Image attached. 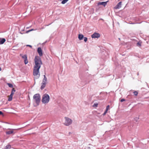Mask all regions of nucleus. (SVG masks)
I'll list each match as a JSON object with an SVG mask.
<instances>
[{"label":"nucleus","mask_w":149,"mask_h":149,"mask_svg":"<svg viewBox=\"0 0 149 149\" xmlns=\"http://www.w3.org/2000/svg\"><path fill=\"white\" fill-rule=\"evenodd\" d=\"M34 62L35 65L33 67V74L36 78H38L40 76L39 69L42 64V62L41 58L38 56H35Z\"/></svg>","instance_id":"obj_1"},{"label":"nucleus","mask_w":149,"mask_h":149,"mask_svg":"<svg viewBox=\"0 0 149 149\" xmlns=\"http://www.w3.org/2000/svg\"><path fill=\"white\" fill-rule=\"evenodd\" d=\"M49 99L50 97L49 95L45 94L42 96V102L43 103H47L49 101Z\"/></svg>","instance_id":"obj_2"},{"label":"nucleus","mask_w":149,"mask_h":149,"mask_svg":"<svg viewBox=\"0 0 149 149\" xmlns=\"http://www.w3.org/2000/svg\"><path fill=\"white\" fill-rule=\"evenodd\" d=\"M34 101L36 102L37 105H38L40 101V97L39 94H36L34 95L33 97Z\"/></svg>","instance_id":"obj_3"},{"label":"nucleus","mask_w":149,"mask_h":149,"mask_svg":"<svg viewBox=\"0 0 149 149\" xmlns=\"http://www.w3.org/2000/svg\"><path fill=\"white\" fill-rule=\"evenodd\" d=\"M65 121L64 124L66 126H69L70 125L72 122V120L70 119L68 117H65Z\"/></svg>","instance_id":"obj_4"},{"label":"nucleus","mask_w":149,"mask_h":149,"mask_svg":"<svg viewBox=\"0 0 149 149\" xmlns=\"http://www.w3.org/2000/svg\"><path fill=\"white\" fill-rule=\"evenodd\" d=\"M20 56L24 59V63L25 64H27L28 62L27 55L26 54L22 55V54H20Z\"/></svg>","instance_id":"obj_5"},{"label":"nucleus","mask_w":149,"mask_h":149,"mask_svg":"<svg viewBox=\"0 0 149 149\" xmlns=\"http://www.w3.org/2000/svg\"><path fill=\"white\" fill-rule=\"evenodd\" d=\"M100 36V35L99 33L95 32L91 35V37L93 38H98Z\"/></svg>","instance_id":"obj_6"},{"label":"nucleus","mask_w":149,"mask_h":149,"mask_svg":"<svg viewBox=\"0 0 149 149\" xmlns=\"http://www.w3.org/2000/svg\"><path fill=\"white\" fill-rule=\"evenodd\" d=\"M37 52L40 56H42L43 53L41 48L40 47L38 48Z\"/></svg>","instance_id":"obj_7"},{"label":"nucleus","mask_w":149,"mask_h":149,"mask_svg":"<svg viewBox=\"0 0 149 149\" xmlns=\"http://www.w3.org/2000/svg\"><path fill=\"white\" fill-rule=\"evenodd\" d=\"M122 2L120 1L119 2L118 4L114 7V8L115 9H118L120 8L121 7L122 5Z\"/></svg>","instance_id":"obj_8"},{"label":"nucleus","mask_w":149,"mask_h":149,"mask_svg":"<svg viewBox=\"0 0 149 149\" xmlns=\"http://www.w3.org/2000/svg\"><path fill=\"white\" fill-rule=\"evenodd\" d=\"M108 1H107L106 2H99L97 3L98 5H102L104 6H105L107 5V2Z\"/></svg>","instance_id":"obj_9"},{"label":"nucleus","mask_w":149,"mask_h":149,"mask_svg":"<svg viewBox=\"0 0 149 149\" xmlns=\"http://www.w3.org/2000/svg\"><path fill=\"white\" fill-rule=\"evenodd\" d=\"M6 41V40L5 38H0V44H3Z\"/></svg>","instance_id":"obj_10"},{"label":"nucleus","mask_w":149,"mask_h":149,"mask_svg":"<svg viewBox=\"0 0 149 149\" xmlns=\"http://www.w3.org/2000/svg\"><path fill=\"white\" fill-rule=\"evenodd\" d=\"M13 130L7 131L6 132V133L7 134H10L13 133Z\"/></svg>","instance_id":"obj_11"},{"label":"nucleus","mask_w":149,"mask_h":149,"mask_svg":"<svg viewBox=\"0 0 149 149\" xmlns=\"http://www.w3.org/2000/svg\"><path fill=\"white\" fill-rule=\"evenodd\" d=\"M13 95H11V94L10 95H9L8 96V101H11L13 99Z\"/></svg>","instance_id":"obj_12"},{"label":"nucleus","mask_w":149,"mask_h":149,"mask_svg":"<svg viewBox=\"0 0 149 149\" xmlns=\"http://www.w3.org/2000/svg\"><path fill=\"white\" fill-rule=\"evenodd\" d=\"M84 38V36L82 34H79L78 35V38L79 40H82Z\"/></svg>","instance_id":"obj_13"},{"label":"nucleus","mask_w":149,"mask_h":149,"mask_svg":"<svg viewBox=\"0 0 149 149\" xmlns=\"http://www.w3.org/2000/svg\"><path fill=\"white\" fill-rule=\"evenodd\" d=\"M44 78L42 82L43 83H46L47 78L46 77V76L45 75H44Z\"/></svg>","instance_id":"obj_14"},{"label":"nucleus","mask_w":149,"mask_h":149,"mask_svg":"<svg viewBox=\"0 0 149 149\" xmlns=\"http://www.w3.org/2000/svg\"><path fill=\"white\" fill-rule=\"evenodd\" d=\"M46 84V83H44L42 82V85L40 88L42 90L44 89V88L45 87V86Z\"/></svg>","instance_id":"obj_15"},{"label":"nucleus","mask_w":149,"mask_h":149,"mask_svg":"<svg viewBox=\"0 0 149 149\" xmlns=\"http://www.w3.org/2000/svg\"><path fill=\"white\" fill-rule=\"evenodd\" d=\"M15 89L14 88H13L12 89V91H11V95H13L14 94V93L15 92Z\"/></svg>","instance_id":"obj_16"},{"label":"nucleus","mask_w":149,"mask_h":149,"mask_svg":"<svg viewBox=\"0 0 149 149\" xmlns=\"http://www.w3.org/2000/svg\"><path fill=\"white\" fill-rule=\"evenodd\" d=\"M68 0H63L61 2V3L63 4H64L66 3Z\"/></svg>","instance_id":"obj_17"},{"label":"nucleus","mask_w":149,"mask_h":149,"mask_svg":"<svg viewBox=\"0 0 149 149\" xmlns=\"http://www.w3.org/2000/svg\"><path fill=\"white\" fill-rule=\"evenodd\" d=\"M141 42L140 41H139L137 44V46H139V47H141Z\"/></svg>","instance_id":"obj_18"},{"label":"nucleus","mask_w":149,"mask_h":149,"mask_svg":"<svg viewBox=\"0 0 149 149\" xmlns=\"http://www.w3.org/2000/svg\"><path fill=\"white\" fill-rule=\"evenodd\" d=\"M133 93L135 96H137L138 94V93L137 91H134V92Z\"/></svg>","instance_id":"obj_19"},{"label":"nucleus","mask_w":149,"mask_h":149,"mask_svg":"<svg viewBox=\"0 0 149 149\" xmlns=\"http://www.w3.org/2000/svg\"><path fill=\"white\" fill-rule=\"evenodd\" d=\"M7 84L8 85L9 87H11V88L13 87V85L12 84H10V83H8Z\"/></svg>","instance_id":"obj_20"},{"label":"nucleus","mask_w":149,"mask_h":149,"mask_svg":"<svg viewBox=\"0 0 149 149\" xmlns=\"http://www.w3.org/2000/svg\"><path fill=\"white\" fill-rule=\"evenodd\" d=\"M6 149H9L10 148L11 146L9 145H8L6 146Z\"/></svg>","instance_id":"obj_21"},{"label":"nucleus","mask_w":149,"mask_h":149,"mask_svg":"<svg viewBox=\"0 0 149 149\" xmlns=\"http://www.w3.org/2000/svg\"><path fill=\"white\" fill-rule=\"evenodd\" d=\"M98 105V104H97V103H96V104H94L93 105V107H97Z\"/></svg>","instance_id":"obj_22"},{"label":"nucleus","mask_w":149,"mask_h":149,"mask_svg":"<svg viewBox=\"0 0 149 149\" xmlns=\"http://www.w3.org/2000/svg\"><path fill=\"white\" fill-rule=\"evenodd\" d=\"M109 105H108L107 106V107H106V111H108L109 108Z\"/></svg>","instance_id":"obj_23"},{"label":"nucleus","mask_w":149,"mask_h":149,"mask_svg":"<svg viewBox=\"0 0 149 149\" xmlns=\"http://www.w3.org/2000/svg\"><path fill=\"white\" fill-rule=\"evenodd\" d=\"M84 41L86 42L87 40V38L86 37L84 38Z\"/></svg>","instance_id":"obj_24"},{"label":"nucleus","mask_w":149,"mask_h":149,"mask_svg":"<svg viewBox=\"0 0 149 149\" xmlns=\"http://www.w3.org/2000/svg\"><path fill=\"white\" fill-rule=\"evenodd\" d=\"M125 101V100L124 99H122L120 100V102H123V101Z\"/></svg>","instance_id":"obj_25"},{"label":"nucleus","mask_w":149,"mask_h":149,"mask_svg":"<svg viewBox=\"0 0 149 149\" xmlns=\"http://www.w3.org/2000/svg\"><path fill=\"white\" fill-rule=\"evenodd\" d=\"M107 111H106V110H105V111H104V113L103 115H105L106 114V113H107Z\"/></svg>","instance_id":"obj_26"},{"label":"nucleus","mask_w":149,"mask_h":149,"mask_svg":"<svg viewBox=\"0 0 149 149\" xmlns=\"http://www.w3.org/2000/svg\"><path fill=\"white\" fill-rule=\"evenodd\" d=\"M26 46H27L29 47H30L31 48H32V46L31 45H27Z\"/></svg>","instance_id":"obj_27"},{"label":"nucleus","mask_w":149,"mask_h":149,"mask_svg":"<svg viewBox=\"0 0 149 149\" xmlns=\"http://www.w3.org/2000/svg\"><path fill=\"white\" fill-rule=\"evenodd\" d=\"M3 114V113L1 111H0V115H2Z\"/></svg>","instance_id":"obj_28"},{"label":"nucleus","mask_w":149,"mask_h":149,"mask_svg":"<svg viewBox=\"0 0 149 149\" xmlns=\"http://www.w3.org/2000/svg\"><path fill=\"white\" fill-rule=\"evenodd\" d=\"M30 31H30V30H28V31H27L26 32L27 33H28V32H29Z\"/></svg>","instance_id":"obj_29"},{"label":"nucleus","mask_w":149,"mask_h":149,"mask_svg":"<svg viewBox=\"0 0 149 149\" xmlns=\"http://www.w3.org/2000/svg\"><path fill=\"white\" fill-rule=\"evenodd\" d=\"M33 30H34L33 29L30 30V31H33Z\"/></svg>","instance_id":"obj_30"},{"label":"nucleus","mask_w":149,"mask_h":149,"mask_svg":"<svg viewBox=\"0 0 149 149\" xmlns=\"http://www.w3.org/2000/svg\"><path fill=\"white\" fill-rule=\"evenodd\" d=\"M1 68L0 67V71H1Z\"/></svg>","instance_id":"obj_31"}]
</instances>
